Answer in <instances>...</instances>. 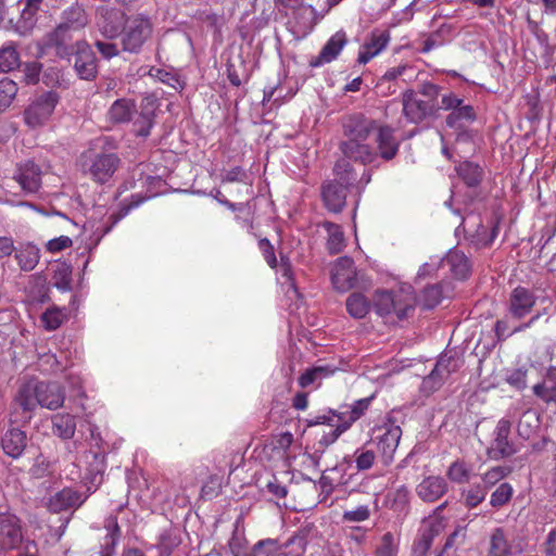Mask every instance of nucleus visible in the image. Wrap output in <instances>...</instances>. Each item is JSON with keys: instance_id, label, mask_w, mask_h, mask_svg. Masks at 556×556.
<instances>
[{"instance_id": "obj_61", "label": "nucleus", "mask_w": 556, "mask_h": 556, "mask_svg": "<svg viewBox=\"0 0 556 556\" xmlns=\"http://www.w3.org/2000/svg\"><path fill=\"white\" fill-rule=\"evenodd\" d=\"M527 371L522 369L514 370L507 378V382L518 390L527 387Z\"/></svg>"}, {"instance_id": "obj_34", "label": "nucleus", "mask_w": 556, "mask_h": 556, "mask_svg": "<svg viewBox=\"0 0 556 556\" xmlns=\"http://www.w3.org/2000/svg\"><path fill=\"white\" fill-rule=\"evenodd\" d=\"M457 175L466 184V186L473 188L480 185L483 177V169L469 161L460 163L456 167Z\"/></svg>"}, {"instance_id": "obj_6", "label": "nucleus", "mask_w": 556, "mask_h": 556, "mask_svg": "<svg viewBox=\"0 0 556 556\" xmlns=\"http://www.w3.org/2000/svg\"><path fill=\"white\" fill-rule=\"evenodd\" d=\"M75 74L83 80L91 81L99 73V61L91 46L85 40L76 41V50L71 61Z\"/></svg>"}, {"instance_id": "obj_57", "label": "nucleus", "mask_w": 556, "mask_h": 556, "mask_svg": "<svg viewBox=\"0 0 556 556\" xmlns=\"http://www.w3.org/2000/svg\"><path fill=\"white\" fill-rule=\"evenodd\" d=\"M439 92H440V87L432 83H429V81L421 84L420 88H419V93L421 96L420 98H422L425 101H429L430 103H433L434 105H439V103H438Z\"/></svg>"}, {"instance_id": "obj_1", "label": "nucleus", "mask_w": 556, "mask_h": 556, "mask_svg": "<svg viewBox=\"0 0 556 556\" xmlns=\"http://www.w3.org/2000/svg\"><path fill=\"white\" fill-rule=\"evenodd\" d=\"M377 128L376 122L363 115H351L343 122V134L339 149L343 154L341 160L358 162L363 165L372 163L378 153L375 148L366 143L369 135Z\"/></svg>"}, {"instance_id": "obj_41", "label": "nucleus", "mask_w": 556, "mask_h": 556, "mask_svg": "<svg viewBox=\"0 0 556 556\" xmlns=\"http://www.w3.org/2000/svg\"><path fill=\"white\" fill-rule=\"evenodd\" d=\"M476 113L471 105L459 104L446 116V125L451 128H456L463 121H473Z\"/></svg>"}, {"instance_id": "obj_64", "label": "nucleus", "mask_w": 556, "mask_h": 556, "mask_svg": "<svg viewBox=\"0 0 556 556\" xmlns=\"http://www.w3.org/2000/svg\"><path fill=\"white\" fill-rule=\"evenodd\" d=\"M508 329H509L508 321L506 319H498L495 323L494 331H495L497 341H504L508 337L513 336L511 331H508Z\"/></svg>"}, {"instance_id": "obj_19", "label": "nucleus", "mask_w": 556, "mask_h": 556, "mask_svg": "<svg viewBox=\"0 0 556 556\" xmlns=\"http://www.w3.org/2000/svg\"><path fill=\"white\" fill-rule=\"evenodd\" d=\"M346 42L348 40L344 31L336 33L323 47L320 53L317 56L311 59L309 66L318 67L325 63L333 61L339 55Z\"/></svg>"}, {"instance_id": "obj_27", "label": "nucleus", "mask_w": 556, "mask_h": 556, "mask_svg": "<svg viewBox=\"0 0 556 556\" xmlns=\"http://www.w3.org/2000/svg\"><path fill=\"white\" fill-rule=\"evenodd\" d=\"M15 260L23 271H31L40 260V250L33 243H22L15 248Z\"/></svg>"}, {"instance_id": "obj_21", "label": "nucleus", "mask_w": 556, "mask_h": 556, "mask_svg": "<svg viewBox=\"0 0 556 556\" xmlns=\"http://www.w3.org/2000/svg\"><path fill=\"white\" fill-rule=\"evenodd\" d=\"M447 491V483L444 478L430 476L425 478L416 488L418 496L424 502H434Z\"/></svg>"}, {"instance_id": "obj_59", "label": "nucleus", "mask_w": 556, "mask_h": 556, "mask_svg": "<svg viewBox=\"0 0 556 556\" xmlns=\"http://www.w3.org/2000/svg\"><path fill=\"white\" fill-rule=\"evenodd\" d=\"M48 467L49 462L41 453H39L36 455L34 465L29 468V472L35 478H41L46 475Z\"/></svg>"}, {"instance_id": "obj_44", "label": "nucleus", "mask_w": 556, "mask_h": 556, "mask_svg": "<svg viewBox=\"0 0 556 556\" xmlns=\"http://www.w3.org/2000/svg\"><path fill=\"white\" fill-rule=\"evenodd\" d=\"M538 417L534 412H525L517 425V432L523 439H529L538 428Z\"/></svg>"}, {"instance_id": "obj_18", "label": "nucleus", "mask_w": 556, "mask_h": 556, "mask_svg": "<svg viewBox=\"0 0 556 556\" xmlns=\"http://www.w3.org/2000/svg\"><path fill=\"white\" fill-rule=\"evenodd\" d=\"M90 22V16L85 7L79 3H73L62 11L59 25L72 31L83 30Z\"/></svg>"}, {"instance_id": "obj_52", "label": "nucleus", "mask_w": 556, "mask_h": 556, "mask_svg": "<svg viewBox=\"0 0 556 556\" xmlns=\"http://www.w3.org/2000/svg\"><path fill=\"white\" fill-rule=\"evenodd\" d=\"M376 455L374 451L359 448L355 452V463L358 470H367L374 465Z\"/></svg>"}, {"instance_id": "obj_55", "label": "nucleus", "mask_w": 556, "mask_h": 556, "mask_svg": "<svg viewBox=\"0 0 556 556\" xmlns=\"http://www.w3.org/2000/svg\"><path fill=\"white\" fill-rule=\"evenodd\" d=\"M94 47L99 53L108 60L118 56L122 51V49H119L118 46L112 41L96 40Z\"/></svg>"}, {"instance_id": "obj_47", "label": "nucleus", "mask_w": 556, "mask_h": 556, "mask_svg": "<svg viewBox=\"0 0 556 556\" xmlns=\"http://www.w3.org/2000/svg\"><path fill=\"white\" fill-rule=\"evenodd\" d=\"M333 370L329 369L325 366H318L311 369H307L304 374L299 378V384L302 388H306L314 383L315 381L329 376Z\"/></svg>"}, {"instance_id": "obj_56", "label": "nucleus", "mask_w": 556, "mask_h": 556, "mask_svg": "<svg viewBox=\"0 0 556 556\" xmlns=\"http://www.w3.org/2000/svg\"><path fill=\"white\" fill-rule=\"evenodd\" d=\"M485 498V491L481 485H473L465 493V503L468 507H476Z\"/></svg>"}, {"instance_id": "obj_23", "label": "nucleus", "mask_w": 556, "mask_h": 556, "mask_svg": "<svg viewBox=\"0 0 556 556\" xmlns=\"http://www.w3.org/2000/svg\"><path fill=\"white\" fill-rule=\"evenodd\" d=\"M16 180L27 193H35L41 186V170L31 161L26 162L18 168Z\"/></svg>"}, {"instance_id": "obj_26", "label": "nucleus", "mask_w": 556, "mask_h": 556, "mask_svg": "<svg viewBox=\"0 0 556 556\" xmlns=\"http://www.w3.org/2000/svg\"><path fill=\"white\" fill-rule=\"evenodd\" d=\"M378 149L380 156L386 160H392L399 151V142L394 137L393 128L389 126H381L378 129L377 136Z\"/></svg>"}, {"instance_id": "obj_36", "label": "nucleus", "mask_w": 556, "mask_h": 556, "mask_svg": "<svg viewBox=\"0 0 556 556\" xmlns=\"http://www.w3.org/2000/svg\"><path fill=\"white\" fill-rule=\"evenodd\" d=\"M457 369L458 361L452 356L443 355L439 358L430 375L426 377V384L432 382L435 377H439L442 380H444L452 372H455Z\"/></svg>"}, {"instance_id": "obj_33", "label": "nucleus", "mask_w": 556, "mask_h": 556, "mask_svg": "<svg viewBox=\"0 0 556 556\" xmlns=\"http://www.w3.org/2000/svg\"><path fill=\"white\" fill-rule=\"evenodd\" d=\"M533 393L545 403H556V369L549 368L543 382L533 387Z\"/></svg>"}, {"instance_id": "obj_29", "label": "nucleus", "mask_w": 556, "mask_h": 556, "mask_svg": "<svg viewBox=\"0 0 556 556\" xmlns=\"http://www.w3.org/2000/svg\"><path fill=\"white\" fill-rule=\"evenodd\" d=\"M24 8L16 26L20 34H26L30 30L37 21V13L40 11L43 0H23Z\"/></svg>"}, {"instance_id": "obj_11", "label": "nucleus", "mask_w": 556, "mask_h": 556, "mask_svg": "<svg viewBox=\"0 0 556 556\" xmlns=\"http://www.w3.org/2000/svg\"><path fill=\"white\" fill-rule=\"evenodd\" d=\"M23 541L22 521L13 513L0 511V549L11 551Z\"/></svg>"}, {"instance_id": "obj_20", "label": "nucleus", "mask_w": 556, "mask_h": 556, "mask_svg": "<svg viewBox=\"0 0 556 556\" xmlns=\"http://www.w3.org/2000/svg\"><path fill=\"white\" fill-rule=\"evenodd\" d=\"M85 500L86 497H83L79 492L65 488L50 497L48 508L52 513H60L62 510L80 506Z\"/></svg>"}, {"instance_id": "obj_32", "label": "nucleus", "mask_w": 556, "mask_h": 556, "mask_svg": "<svg viewBox=\"0 0 556 556\" xmlns=\"http://www.w3.org/2000/svg\"><path fill=\"white\" fill-rule=\"evenodd\" d=\"M154 108L152 103L148 102L147 105H142L139 116L135 119L132 124V131L137 137L147 138L151 128L154 125Z\"/></svg>"}, {"instance_id": "obj_30", "label": "nucleus", "mask_w": 556, "mask_h": 556, "mask_svg": "<svg viewBox=\"0 0 556 556\" xmlns=\"http://www.w3.org/2000/svg\"><path fill=\"white\" fill-rule=\"evenodd\" d=\"M444 261L456 278L466 279L468 277L471 265L463 251L458 249L450 250Z\"/></svg>"}, {"instance_id": "obj_49", "label": "nucleus", "mask_w": 556, "mask_h": 556, "mask_svg": "<svg viewBox=\"0 0 556 556\" xmlns=\"http://www.w3.org/2000/svg\"><path fill=\"white\" fill-rule=\"evenodd\" d=\"M446 475L452 481L463 483L469 479V469L465 462L456 460L451 464Z\"/></svg>"}, {"instance_id": "obj_2", "label": "nucleus", "mask_w": 556, "mask_h": 556, "mask_svg": "<svg viewBox=\"0 0 556 556\" xmlns=\"http://www.w3.org/2000/svg\"><path fill=\"white\" fill-rule=\"evenodd\" d=\"M333 172L336 179L321 187V198L326 208L332 213H340L345 206L349 187L354 184L356 176L350 162L338 160Z\"/></svg>"}, {"instance_id": "obj_48", "label": "nucleus", "mask_w": 556, "mask_h": 556, "mask_svg": "<svg viewBox=\"0 0 556 556\" xmlns=\"http://www.w3.org/2000/svg\"><path fill=\"white\" fill-rule=\"evenodd\" d=\"M443 295L442 286L437 283L428 286L422 291L424 306L426 308H432L438 305Z\"/></svg>"}, {"instance_id": "obj_39", "label": "nucleus", "mask_w": 556, "mask_h": 556, "mask_svg": "<svg viewBox=\"0 0 556 556\" xmlns=\"http://www.w3.org/2000/svg\"><path fill=\"white\" fill-rule=\"evenodd\" d=\"M72 266L65 262L58 263L53 268L52 285L65 292L72 289Z\"/></svg>"}, {"instance_id": "obj_45", "label": "nucleus", "mask_w": 556, "mask_h": 556, "mask_svg": "<svg viewBox=\"0 0 556 556\" xmlns=\"http://www.w3.org/2000/svg\"><path fill=\"white\" fill-rule=\"evenodd\" d=\"M513 494V486L508 482H503L491 494L490 504L494 508H501L509 503Z\"/></svg>"}, {"instance_id": "obj_40", "label": "nucleus", "mask_w": 556, "mask_h": 556, "mask_svg": "<svg viewBox=\"0 0 556 556\" xmlns=\"http://www.w3.org/2000/svg\"><path fill=\"white\" fill-rule=\"evenodd\" d=\"M323 226L328 232L327 249L329 253H340L344 248V235L341 227L331 222H325Z\"/></svg>"}, {"instance_id": "obj_22", "label": "nucleus", "mask_w": 556, "mask_h": 556, "mask_svg": "<svg viewBox=\"0 0 556 556\" xmlns=\"http://www.w3.org/2000/svg\"><path fill=\"white\" fill-rule=\"evenodd\" d=\"M372 397L374 395L361 399L355 401L351 406L342 407V409L337 414L339 420L338 429L340 431H345L353 422L358 420L368 409Z\"/></svg>"}, {"instance_id": "obj_16", "label": "nucleus", "mask_w": 556, "mask_h": 556, "mask_svg": "<svg viewBox=\"0 0 556 556\" xmlns=\"http://www.w3.org/2000/svg\"><path fill=\"white\" fill-rule=\"evenodd\" d=\"M37 402L39 406L55 410L63 406L65 390L58 382L37 381Z\"/></svg>"}, {"instance_id": "obj_58", "label": "nucleus", "mask_w": 556, "mask_h": 556, "mask_svg": "<svg viewBox=\"0 0 556 556\" xmlns=\"http://www.w3.org/2000/svg\"><path fill=\"white\" fill-rule=\"evenodd\" d=\"M258 248L262 251L266 263L271 268H275L277 266V258H276L275 250H274V247L271 245V243L267 239H261L258 241Z\"/></svg>"}, {"instance_id": "obj_7", "label": "nucleus", "mask_w": 556, "mask_h": 556, "mask_svg": "<svg viewBox=\"0 0 556 556\" xmlns=\"http://www.w3.org/2000/svg\"><path fill=\"white\" fill-rule=\"evenodd\" d=\"M121 165V159L115 153H97L83 164L85 173L98 184L108 182Z\"/></svg>"}, {"instance_id": "obj_12", "label": "nucleus", "mask_w": 556, "mask_h": 556, "mask_svg": "<svg viewBox=\"0 0 556 556\" xmlns=\"http://www.w3.org/2000/svg\"><path fill=\"white\" fill-rule=\"evenodd\" d=\"M536 303V295L526 287L514 288L507 300V312L515 319H522L530 314Z\"/></svg>"}, {"instance_id": "obj_50", "label": "nucleus", "mask_w": 556, "mask_h": 556, "mask_svg": "<svg viewBox=\"0 0 556 556\" xmlns=\"http://www.w3.org/2000/svg\"><path fill=\"white\" fill-rule=\"evenodd\" d=\"M510 472L509 467L505 466H496L488 470L483 477L482 481L485 488H491L504 479Z\"/></svg>"}, {"instance_id": "obj_17", "label": "nucleus", "mask_w": 556, "mask_h": 556, "mask_svg": "<svg viewBox=\"0 0 556 556\" xmlns=\"http://www.w3.org/2000/svg\"><path fill=\"white\" fill-rule=\"evenodd\" d=\"M0 443L4 454L16 459L27 450L28 438L25 431L11 428L2 434Z\"/></svg>"}, {"instance_id": "obj_8", "label": "nucleus", "mask_w": 556, "mask_h": 556, "mask_svg": "<svg viewBox=\"0 0 556 556\" xmlns=\"http://www.w3.org/2000/svg\"><path fill=\"white\" fill-rule=\"evenodd\" d=\"M73 33L58 24L42 37L41 46L43 49H53L58 58L71 61L72 54L76 50Z\"/></svg>"}, {"instance_id": "obj_42", "label": "nucleus", "mask_w": 556, "mask_h": 556, "mask_svg": "<svg viewBox=\"0 0 556 556\" xmlns=\"http://www.w3.org/2000/svg\"><path fill=\"white\" fill-rule=\"evenodd\" d=\"M17 90V85L12 79L3 78L0 80V113L11 105Z\"/></svg>"}, {"instance_id": "obj_31", "label": "nucleus", "mask_w": 556, "mask_h": 556, "mask_svg": "<svg viewBox=\"0 0 556 556\" xmlns=\"http://www.w3.org/2000/svg\"><path fill=\"white\" fill-rule=\"evenodd\" d=\"M52 433L62 439L70 440L76 431V418L71 414H55L52 416Z\"/></svg>"}, {"instance_id": "obj_5", "label": "nucleus", "mask_w": 556, "mask_h": 556, "mask_svg": "<svg viewBox=\"0 0 556 556\" xmlns=\"http://www.w3.org/2000/svg\"><path fill=\"white\" fill-rule=\"evenodd\" d=\"M60 97L55 91H46L37 96L24 111V121L36 128L46 124L51 117Z\"/></svg>"}, {"instance_id": "obj_3", "label": "nucleus", "mask_w": 556, "mask_h": 556, "mask_svg": "<svg viewBox=\"0 0 556 556\" xmlns=\"http://www.w3.org/2000/svg\"><path fill=\"white\" fill-rule=\"evenodd\" d=\"M153 23L144 14H132L125 25L121 35L122 51L138 54L143 46L152 38Z\"/></svg>"}, {"instance_id": "obj_53", "label": "nucleus", "mask_w": 556, "mask_h": 556, "mask_svg": "<svg viewBox=\"0 0 556 556\" xmlns=\"http://www.w3.org/2000/svg\"><path fill=\"white\" fill-rule=\"evenodd\" d=\"M280 548L275 540H263L257 542L252 549L253 556H273L274 552Z\"/></svg>"}, {"instance_id": "obj_25", "label": "nucleus", "mask_w": 556, "mask_h": 556, "mask_svg": "<svg viewBox=\"0 0 556 556\" xmlns=\"http://www.w3.org/2000/svg\"><path fill=\"white\" fill-rule=\"evenodd\" d=\"M137 112V106L134 100L122 98L115 100L110 106L106 117L112 124H124L129 123L135 113Z\"/></svg>"}, {"instance_id": "obj_24", "label": "nucleus", "mask_w": 556, "mask_h": 556, "mask_svg": "<svg viewBox=\"0 0 556 556\" xmlns=\"http://www.w3.org/2000/svg\"><path fill=\"white\" fill-rule=\"evenodd\" d=\"M390 35L388 31L375 30L369 39L363 45L358 54V62L366 64L374 56L379 54L388 45Z\"/></svg>"}, {"instance_id": "obj_15", "label": "nucleus", "mask_w": 556, "mask_h": 556, "mask_svg": "<svg viewBox=\"0 0 556 556\" xmlns=\"http://www.w3.org/2000/svg\"><path fill=\"white\" fill-rule=\"evenodd\" d=\"M511 422L501 419L495 429V438L488 453L494 459L509 457L516 453L514 444L508 440Z\"/></svg>"}, {"instance_id": "obj_13", "label": "nucleus", "mask_w": 556, "mask_h": 556, "mask_svg": "<svg viewBox=\"0 0 556 556\" xmlns=\"http://www.w3.org/2000/svg\"><path fill=\"white\" fill-rule=\"evenodd\" d=\"M129 18L123 11L117 9L103 10L97 22L100 34L110 40L121 37Z\"/></svg>"}, {"instance_id": "obj_46", "label": "nucleus", "mask_w": 556, "mask_h": 556, "mask_svg": "<svg viewBox=\"0 0 556 556\" xmlns=\"http://www.w3.org/2000/svg\"><path fill=\"white\" fill-rule=\"evenodd\" d=\"M65 317L66 314L62 309L52 307L41 315V323L47 330H55L62 325Z\"/></svg>"}, {"instance_id": "obj_9", "label": "nucleus", "mask_w": 556, "mask_h": 556, "mask_svg": "<svg viewBox=\"0 0 556 556\" xmlns=\"http://www.w3.org/2000/svg\"><path fill=\"white\" fill-rule=\"evenodd\" d=\"M39 405L37 402L36 382H27L23 384L14 397V410L12 412V422H27L31 418L33 412Z\"/></svg>"}, {"instance_id": "obj_10", "label": "nucleus", "mask_w": 556, "mask_h": 556, "mask_svg": "<svg viewBox=\"0 0 556 556\" xmlns=\"http://www.w3.org/2000/svg\"><path fill=\"white\" fill-rule=\"evenodd\" d=\"M402 103L405 117L410 123L415 124L433 116L440 109L439 105H434L433 103L425 101L422 98L418 97V94L413 90H406L403 93Z\"/></svg>"}, {"instance_id": "obj_62", "label": "nucleus", "mask_w": 556, "mask_h": 556, "mask_svg": "<svg viewBox=\"0 0 556 556\" xmlns=\"http://www.w3.org/2000/svg\"><path fill=\"white\" fill-rule=\"evenodd\" d=\"M268 493H270L276 498H283L287 495V488L282 485L276 477H273L271 480L265 485Z\"/></svg>"}, {"instance_id": "obj_63", "label": "nucleus", "mask_w": 556, "mask_h": 556, "mask_svg": "<svg viewBox=\"0 0 556 556\" xmlns=\"http://www.w3.org/2000/svg\"><path fill=\"white\" fill-rule=\"evenodd\" d=\"M543 552L545 556H556V527L547 533L543 543Z\"/></svg>"}, {"instance_id": "obj_14", "label": "nucleus", "mask_w": 556, "mask_h": 556, "mask_svg": "<svg viewBox=\"0 0 556 556\" xmlns=\"http://www.w3.org/2000/svg\"><path fill=\"white\" fill-rule=\"evenodd\" d=\"M331 281L340 292H345L356 285V269L351 257L342 256L337 260L331 271Z\"/></svg>"}, {"instance_id": "obj_28", "label": "nucleus", "mask_w": 556, "mask_h": 556, "mask_svg": "<svg viewBox=\"0 0 556 556\" xmlns=\"http://www.w3.org/2000/svg\"><path fill=\"white\" fill-rule=\"evenodd\" d=\"M402 430L399 426L391 425L378 439V450L388 460L392 459L394 452L399 446Z\"/></svg>"}, {"instance_id": "obj_35", "label": "nucleus", "mask_w": 556, "mask_h": 556, "mask_svg": "<svg viewBox=\"0 0 556 556\" xmlns=\"http://www.w3.org/2000/svg\"><path fill=\"white\" fill-rule=\"evenodd\" d=\"M21 65L20 53L15 42H9L0 48V72L9 73Z\"/></svg>"}, {"instance_id": "obj_43", "label": "nucleus", "mask_w": 556, "mask_h": 556, "mask_svg": "<svg viewBox=\"0 0 556 556\" xmlns=\"http://www.w3.org/2000/svg\"><path fill=\"white\" fill-rule=\"evenodd\" d=\"M437 530L433 527H426L421 530L418 540L413 547V556H426L431 547Z\"/></svg>"}, {"instance_id": "obj_4", "label": "nucleus", "mask_w": 556, "mask_h": 556, "mask_svg": "<svg viewBox=\"0 0 556 556\" xmlns=\"http://www.w3.org/2000/svg\"><path fill=\"white\" fill-rule=\"evenodd\" d=\"M372 306L380 316L394 314L397 319L403 320L414 311L415 301L412 295L403 292L377 290Z\"/></svg>"}, {"instance_id": "obj_37", "label": "nucleus", "mask_w": 556, "mask_h": 556, "mask_svg": "<svg viewBox=\"0 0 556 556\" xmlns=\"http://www.w3.org/2000/svg\"><path fill=\"white\" fill-rule=\"evenodd\" d=\"M345 305L349 314L356 319L364 318L370 309V302L364 294L358 292L351 293L346 299Z\"/></svg>"}, {"instance_id": "obj_38", "label": "nucleus", "mask_w": 556, "mask_h": 556, "mask_svg": "<svg viewBox=\"0 0 556 556\" xmlns=\"http://www.w3.org/2000/svg\"><path fill=\"white\" fill-rule=\"evenodd\" d=\"M511 546L502 528H496L490 538L489 556H510Z\"/></svg>"}, {"instance_id": "obj_54", "label": "nucleus", "mask_w": 556, "mask_h": 556, "mask_svg": "<svg viewBox=\"0 0 556 556\" xmlns=\"http://www.w3.org/2000/svg\"><path fill=\"white\" fill-rule=\"evenodd\" d=\"M42 64L39 62H29L24 65L23 79L27 85H35L39 81Z\"/></svg>"}, {"instance_id": "obj_51", "label": "nucleus", "mask_w": 556, "mask_h": 556, "mask_svg": "<svg viewBox=\"0 0 556 556\" xmlns=\"http://www.w3.org/2000/svg\"><path fill=\"white\" fill-rule=\"evenodd\" d=\"M370 517V508L367 505H359L353 509L344 510L342 520L345 522H362Z\"/></svg>"}, {"instance_id": "obj_60", "label": "nucleus", "mask_w": 556, "mask_h": 556, "mask_svg": "<svg viewBox=\"0 0 556 556\" xmlns=\"http://www.w3.org/2000/svg\"><path fill=\"white\" fill-rule=\"evenodd\" d=\"M73 244V241L67 236H61L54 239H51L47 242L46 248L51 253L60 252L66 248H70Z\"/></svg>"}]
</instances>
